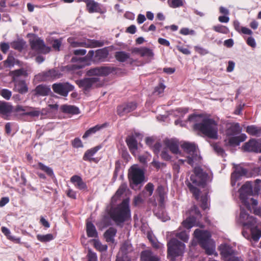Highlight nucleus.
<instances>
[{
	"instance_id": "f257e3e1",
	"label": "nucleus",
	"mask_w": 261,
	"mask_h": 261,
	"mask_svg": "<svg viewBox=\"0 0 261 261\" xmlns=\"http://www.w3.org/2000/svg\"><path fill=\"white\" fill-rule=\"evenodd\" d=\"M110 215L116 225H120L130 217L129 200L125 199L117 207L110 210Z\"/></svg>"
},
{
	"instance_id": "f03ea898",
	"label": "nucleus",
	"mask_w": 261,
	"mask_h": 261,
	"mask_svg": "<svg viewBox=\"0 0 261 261\" xmlns=\"http://www.w3.org/2000/svg\"><path fill=\"white\" fill-rule=\"evenodd\" d=\"M194 128L210 138H218L217 123L213 119L204 118L201 122L195 124Z\"/></svg>"
},
{
	"instance_id": "7ed1b4c3",
	"label": "nucleus",
	"mask_w": 261,
	"mask_h": 261,
	"mask_svg": "<svg viewBox=\"0 0 261 261\" xmlns=\"http://www.w3.org/2000/svg\"><path fill=\"white\" fill-rule=\"evenodd\" d=\"M195 237L198 240L199 244L205 250L208 255L214 253L215 249L211 246L212 241L210 239L211 235L209 231L197 229L194 232Z\"/></svg>"
},
{
	"instance_id": "20e7f679",
	"label": "nucleus",
	"mask_w": 261,
	"mask_h": 261,
	"mask_svg": "<svg viewBox=\"0 0 261 261\" xmlns=\"http://www.w3.org/2000/svg\"><path fill=\"white\" fill-rule=\"evenodd\" d=\"M168 257L174 261L177 256L181 255L185 250V245L184 243L173 238L168 243Z\"/></svg>"
},
{
	"instance_id": "39448f33",
	"label": "nucleus",
	"mask_w": 261,
	"mask_h": 261,
	"mask_svg": "<svg viewBox=\"0 0 261 261\" xmlns=\"http://www.w3.org/2000/svg\"><path fill=\"white\" fill-rule=\"evenodd\" d=\"M28 35H31L33 36V38L30 39L29 43L31 48L37 52L38 53L46 54L50 51V48L47 47L43 40L35 34H30Z\"/></svg>"
},
{
	"instance_id": "423d86ee",
	"label": "nucleus",
	"mask_w": 261,
	"mask_h": 261,
	"mask_svg": "<svg viewBox=\"0 0 261 261\" xmlns=\"http://www.w3.org/2000/svg\"><path fill=\"white\" fill-rule=\"evenodd\" d=\"M181 146L184 151L189 154V155L187 156V163L193 166L195 161L198 159L195 145L192 143L185 142Z\"/></svg>"
},
{
	"instance_id": "0eeeda50",
	"label": "nucleus",
	"mask_w": 261,
	"mask_h": 261,
	"mask_svg": "<svg viewBox=\"0 0 261 261\" xmlns=\"http://www.w3.org/2000/svg\"><path fill=\"white\" fill-rule=\"evenodd\" d=\"M62 74L57 69L53 68L42 71L36 75L37 79L41 81H52L62 77Z\"/></svg>"
},
{
	"instance_id": "6e6552de",
	"label": "nucleus",
	"mask_w": 261,
	"mask_h": 261,
	"mask_svg": "<svg viewBox=\"0 0 261 261\" xmlns=\"http://www.w3.org/2000/svg\"><path fill=\"white\" fill-rule=\"evenodd\" d=\"M128 178L130 184L138 185L142 183L144 179V172L140 168L132 166L129 170Z\"/></svg>"
},
{
	"instance_id": "1a4fd4ad",
	"label": "nucleus",
	"mask_w": 261,
	"mask_h": 261,
	"mask_svg": "<svg viewBox=\"0 0 261 261\" xmlns=\"http://www.w3.org/2000/svg\"><path fill=\"white\" fill-rule=\"evenodd\" d=\"M240 197L241 200L244 203L245 206L248 208L249 207V201L246 200V198L248 196L253 195V191L252 190V186L251 182L248 181L244 184L240 190Z\"/></svg>"
},
{
	"instance_id": "9d476101",
	"label": "nucleus",
	"mask_w": 261,
	"mask_h": 261,
	"mask_svg": "<svg viewBox=\"0 0 261 261\" xmlns=\"http://www.w3.org/2000/svg\"><path fill=\"white\" fill-rule=\"evenodd\" d=\"M99 78L93 77L85 78L83 80L76 81L80 87L83 88L85 91H89L91 88L97 87L99 86Z\"/></svg>"
},
{
	"instance_id": "9b49d317",
	"label": "nucleus",
	"mask_w": 261,
	"mask_h": 261,
	"mask_svg": "<svg viewBox=\"0 0 261 261\" xmlns=\"http://www.w3.org/2000/svg\"><path fill=\"white\" fill-rule=\"evenodd\" d=\"M114 68L108 66H101L91 68L87 71L88 76H107L114 71Z\"/></svg>"
},
{
	"instance_id": "f8f14e48",
	"label": "nucleus",
	"mask_w": 261,
	"mask_h": 261,
	"mask_svg": "<svg viewBox=\"0 0 261 261\" xmlns=\"http://www.w3.org/2000/svg\"><path fill=\"white\" fill-rule=\"evenodd\" d=\"M131 51L132 54L139 55L141 57L146 58L149 61L154 57L153 50L146 47H134L132 48Z\"/></svg>"
},
{
	"instance_id": "ddd939ff",
	"label": "nucleus",
	"mask_w": 261,
	"mask_h": 261,
	"mask_svg": "<svg viewBox=\"0 0 261 261\" xmlns=\"http://www.w3.org/2000/svg\"><path fill=\"white\" fill-rule=\"evenodd\" d=\"M137 107V103L136 102H129L124 103L117 107V114L122 117L133 111H134Z\"/></svg>"
},
{
	"instance_id": "4468645a",
	"label": "nucleus",
	"mask_w": 261,
	"mask_h": 261,
	"mask_svg": "<svg viewBox=\"0 0 261 261\" xmlns=\"http://www.w3.org/2000/svg\"><path fill=\"white\" fill-rule=\"evenodd\" d=\"M245 151L261 153V142L255 139H251L243 146Z\"/></svg>"
},
{
	"instance_id": "2eb2a0df",
	"label": "nucleus",
	"mask_w": 261,
	"mask_h": 261,
	"mask_svg": "<svg viewBox=\"0 0 261 261\" xmlns=\"http://www.w3.org/2000/svg\"><path fill=\"white\" fill-rule=\"evenodd\" d=\"M12 82L14 83L13 91L20 94H25L28 92V87L24 80L13 79Z\"/></svg>"
},
{
	"instance_id": "dca6fc26",
	"label": "nucleus",
	"mask_w": 261,
	"mask_h": 261,
	"mask_svg": "<svg viewBox=\"0 0 261 261\" xmlns=\"http://www.w3.org/2000/svg\"><path fill=\"white\" fill-rule=\"evenodd\" d=\"M219 250L220 251V254L225 261H227V259L236 254L234 250L229 245L227 244H221L219 247Z\"/></svg>"
},
{
	"instance_id": "f3484780",
	"label": "nucleus",
	"mask_w": 261,
	"mask_h": 261,
	"mask_svg": "<svg viewBox=\"0 0 261 261\" xmlns=\"http://www.w3.org/2000/svg\"><path fill=\"white\" fill-rule=\"evenodd\" d=\"M109 50L106 47L99 49L94 51L93 56V63L104 62L108 58Z\"/></svg>"
},
{
	"instance_id": "a211bd4d",
	"label": "nucleus",
	"mask_w": 261,
	"mask_h": 261,
	"mask_svg": "<svg viewBox=\"0 0 261 261\" xmlns=\"http://www.w3.org/2000/svg\"><path fill=\"white\" fill-rule=\"evenodd\" d=\"M141 261H161L160 257L149 250H146L141 252Z\"/></svg>"
},
{
	"instance_id": "6ab92c4d",
	"label": "nucleus",
	"mask_w": 261,
	"mask_h": 261,
	"mask_svg": "<svg viewBox=\"0 0 261 261\" xmlns=\"http://www.w3.org/2000/svg\"><path fill=\"white\" fill-rule=\"evenodd\" d=\"M166 146L174 154H180L178 142L173 139H166L164 141Z\"/></svg>"
},
{
	"instance_id": "aec40b11",
	"label": "nucleus",
	"mask_w": 261,
	"mask_h": 261,
	"mask_svg": "<svg viewBox=\"0 0 261 261\" xmlns=\"http://www.w3.org/2000/svg\"><path fill=\"white\" fill-rule=\"evenodd\" d=\"M87 10L90 13L94 12L103 13L106 10L102 9L99 4L93 0H90L86 6Z\"/></svg>"
},
{
	"instance_id": "412c9836",
	"label": "nucleus",
	"mask_w": 261,
	"mask_h": 261,
	"mask_svg": "<svg viewBox=\"0 0 261 261\" xmlns=\"http://www.w3.org/2000/svg\"><path fill=\"white\" fill-rule=\"evenodd\" d=\"M34 92L35 95L41 96H47L51 92L49 86L44 84L38 85L35 88Z\"/></svg>"
},
{
	"instance_id": "4be33fe9",
	"label": "nucleus",
	"mask_w": 261,
	"mask_h": 261,
	"mask_svg": "<svg viewBox=\"0 0 261 261\" xmlns=\"http://www.w3.org/2000/svg\"><path fill=\"white\" fill-rule=\"evenodd\" d=\"M104 45L102 41L88 39L87 41L81 42V47H85L87 48H93L97 47H101Z\"/></svg>"
},
{
	"instance_id": "5701e85b",
	"label": "nucleus",
	"mask_w": 261,
	"mask_h": 261,
	"mask_svg": "<svg viewBox=\"0 0 261 261\" xmlns=\"http://www.w3.org/2000/svg\"><path fill=\"white\" fill-rule=\"evenodd\" d=\"M126 142L131 153L136 155L138 150V144L136 139L133 136H129L126 139Z\"/></svg>"
},
{
	"instance_id": "b1692460",
	"label": "nucleus",
	"mask_w": 261,
	"mask_h": 261,
	"mask_svg": "<svg viewBox=\"0 0 261 261\" xmlns=\"http://www.w3.org/2000/svg\"><path fill=\"white\" fill-rule=\"evenodd\" d=\"M100 148V146H97L86 151L83 156V160L90 162L95 161V159L93 158V156Z\"/></svg>"
},
{
	"instance_id": "393cba45",
	"label": "nucleus",
	"mask_w": 261,
	"mask_h": 261,
	"mask_svg": "<svg viewBox=\"0 0 261 261\" xmlns=\"http://www.w3.org/2000/svg\"><path fill=\"white\" fill-rule=\"evenodd\" d=\"M247 138L245 134H242L238 136L231 137L228 139V143L232 146H238L242 142L244 141Z\"/></svg>"
},
{
	"instance_id": "a878e982",
	"label": "nucleus",
	"mask_w": 261,
	"mask_h": 261,
	"mask_svg": "<svg viewBox=\"0 0 261 261\" xmlns=\"http://www.w3.org/2000/svg\"><path fill=\"white\" fill-rule=\"evenodd\" d=\"M54 92L61 96H65V83H55L52 85Z\"/></svg>"
},
{
	"instance_id": "bb28decb",
	"label": "nucleus",
	"mask_w": 261,
	"mask_h": 261,
	"mask_svg": "<svg viewBox=\"0 0 261 261\" xmlns=\"http://www.w3.org/2000/svg\"><path fill=\"white\" fill-rule=\"evenodd\" d=\"M117 230L114 227L109 228L104 233V237L107 242H114V237L116 236Z\"/></svg>"
},
{
	"instance_id": "cd10ccee",
	"label": "nucleus",
	"mask_w": 261,
	"mask_h": 261,
	"mask_svg": "<svg viewBox=\"0 0 261 261\" xmlns=\"http://www.w3.org/2000/svg\"><path fill=\"white\" fill-rule=\"evenodd\" d=\"M13 107L9 103L0 101V114L7 115L12 111Z\"/></svg>"
},
{
	"instance_id": "c85d7f7f",
	"label": "nucleus",
	"mask_w": 261,
	"mask_h": 261,
	"mask_svg": "<svg viewBox=\"0 0 261 261\" xmlns=\"http://www.w3.org/2000/svg\"><path fill=\"white\" fill-rule=\"evenodd\" d=\"M70 180L80 189H85L86 188V184L83 181L81 177L78 175L73 176L71 178Z\"/></svg>"
},
{
	"instance_id": "c756f323",
	"label": "nucleus",
	"mask_w": 261,
	"mask_h": 261,
	"mask_svg": "<svg viewBox=\"0 0 261 261\" xmlns=\"http://www.w3.org/2000/svg\"><path fill=\"white\" fill-rule=\"evenodd\" d=\"M86 231L89 237L94 238L97 237V232L95 226L91 222H87L86 224Z\"/></svg>"
},
{
	"instance_id": "7c9ffc66",
	"label": "nucleus",
	"mask_w": 261,
	"mask_h": 261,
	"mask_svg": "<svg viewBox=\"0 0 261 261\" xmlns=\"http://www.w3.org/2000/svg\"><path fill=\"white\" fill-rule=\"evenodd\" d=\"M25 43L23 39H17L11 43V46L15 50L21 51L24 49Z\"/></svg>"
},
{
	"instance_id": "2f4dec72",
	"label": "nucleus",
	"mask_w": 261,
	"mask_h": 261,
	"mask_svg": "<svg viewBox=\"0 0 261 261\" xmlns=\"http://www.w3.org/2000/svg\"><path fill=\"white\" fill-rule=\"evenodd\" d=\"M2 232L4 233V234L7 237V238L12 241L16 243H20V238H16L15 237L11 236V231L10 230L5 226H3L1 228Z\"/></svg>"
},
{
	"instance_id": "473e14b6",
	"label": "nucleus",
	"mask_w": 261,
	"mask_h": 261,
	"mask_svg": "<svg viewBox=\"0 0 261 261\" xmlns=\"http://www.w3.org/2000/svg\"><path fill=\"white\" fill-rule=\"evenodd\" d=\"M242 128L238 123L232 124L227 129V134L229 136L238 135L241 133Z\"/></svg>"
},
{
	"instance_id": "72a5a7b5",
	"label": "nucleus",
	"mask_w": 261,
	"mask_h": 261,
	"mask_svg": "<svg viewBox=\"0 0 261 261\" xmlns=\"http://www.w3.org/2000/svg\"><path fill=\"white\" fill-rule=\"evenodd\" d=\"M247 173V170L242 167L237 168L236 171L232 173L231 174V180L232 184L233 185V180H236L237 178H239L240 176L245 175Z\"/></svg>"
},
{
	"instance_id": "f704fd0d",
	"label": "nucleus",
	"mask_w": 261,
	"mask_h": 261,
	"mask_svg": "<svg viewBox=\"0 0 261 261\" xmlns=\"http://www.w3.org/2000/svg\"><path fill=\"white\" fill-rule=\"evenodd\" d=\"M106 126V124L104 123L101 125H96L95 126L91 127L88 129L84 134L83 138L85 139L92 134L95 133L96 132L99 130L101 128Z\"/></svg>"
},
{
	"instance_id": "c9c22d12",
	"label": "nucleus",
	"mask_w": 261,
	"mask_h": 261,
	"mask_svg": "<svg viewBox=\"0 0 261 261\" xmlns=\"http://www.w3.org/2000/svg\"><path fill=\"white\" fill-rule=\"evenodd\" d=\"M194 175L198 177V178L203 180L204 182H205L208 175L205 172H203L201 168L199 167H195L194 169Z\"/></svg>"
},
{
	"instance_id": "e433bc0d",
	"label": "nucleus",
	"mask_w": 261,
	"mask_h": 261,
	"mask_svg": "<svg viewBox=\"0 0 261 261\" xmlns=\"http://www.w3.org/2000/svg\"><path fill=\"white\" fill-rule=\"evenodd\" d=\"M115 57L120 62H124L130 57L129 54L125 51H117L115 53Z\"/></svg>"
},
{
	"instance_id": "4c0bfd02",
	"label": "nucleus",
	"mask_w": 261,
	"mask_h": 261,
	"mask_svg": "<svg viewBox=\"0 0 261 261\" xmlns=\"http://www.w3.org/2000/svg\"><path fill=\"white\" fill-rule=\"evenodd\" d=\"M127 188V185L125 184H122L116 191L114 196L112 198V201L116 202L117 200L121 196L122 194L125 191Z\"/></svg>"
},
{
	"instance_id": "58836bf2",
	"label": "nucleus",
	"mask_w": 261,
	"mask_h": 261,
	"mask_svg": "<svg viewBox=\"0 0 261 261\" xmlns=\"http://www.w3.org/2000/svg\"><path fill=\"white\" fill-rule=\"evenodd\" d=\"M10 73L12 76V80L14 79H17L18 77L20 76H23L24 77L28 76L27 71L23 68L12 71Z\"/></svg>"
},
{
	"instance_id": "ea45409f",
	"label": "nucleus",
	"mask_w": 261,
	"mask_h": 261,
	"mask_svg": "<svg viewBox=\"0 0 261 261\" xmlns=\"http://www.w3.org/2000/svg\"><path fill=\"white\" fill-rule=\"evenodd\" d=\"M246 132L250 135L258 136L261 134V129L255 125H249L246 128Z\"/></svg>"
},
{
	"instance_id": "a19ab883",
	"label": "nucleus",
	"mask_w": 261,
	"mask_h": 261,
	"mask_svg": "<svg viewBox=\"0 0 261 261\" xmlns=\"http://www.w3.org/2000/svg\"><path fill=\"white\" fill-rule=\"evenodd\" d=\"M94 55V51L91 50L89 51L88 54L84 57L80 58L81 62L86 63V65H90L91 62H93V56Z\"/></svg>"
},
{
	"instance_id": "79ce46f5",
	"label": "nucleus",
	"mask_w": 261,
	"mask_h": 261,
	"mask_svg": "<svg viewBox=\"0 0 261 261\" xmlns=\"http://www.w3.org/2000/svg\"><path fill=\"white\" fill-rule=\"evenodd\" d=\"M156 191L159 196V202L163 204L165 200L166 195L165 188L162 186H159Z\"/></svg>"
},
{
	"instance_id": "37998d69",
	"label": "nucleus",
	"mask_w": 261,
	"mask_h": 261,
	"mask_svg": "<svg viewBox=\"0 0 261 261\" xmlns=\"http://www.w3.org/2000/svg\"><path fill=\"white\" fill-rule=\"evenodd\" d=\"M37 168H38L43 171L49 176L52 177L54 176V172L53 169L51 168L45 166L41 162H39L38 163Z\"/></svg>"
},
{
	"instance_id": "c03bdc74",
	"label": "nucleus",
	"mask_w": 261,
	"mask_h": 261,
	"mask_svg": "<svg viewBox=\"0 0 261 261\" xmlns=\"http://www.w3.org/2000/svg\"><path fill=\"white\" fill-rule=\"evenodd\" d=\"M36 238L39 241L42 243L48 242L54 239V236L51 233H48L46 234H38L37 235Z\"/></svg>"
},
{
	"instance_id": "a18cd8bd",
	"label": "nucleus",
	"mask_w": 261,
	"mask_h": 261,
	"mask_svg": "<svg viewBox=\"0 0 261 261\" xmlns=\"http://www.w3.org/2000/svg\"><path fill=\"white\" fill-rule=\"evenodd\" d=\"M80 113L79 109L74 106H66V115H76ZM70 116L66 115V118H70Z\"/></svg>"
},
{
	"instance_id": "49530a36",
	"label": "nucleus",
	"mask_w": 261,
	"mask_h": 261,
	"mask_svg": "<svg viewBox=\"0 0 261 261\" xmlns=\"http://www.w3.org/2000/svg\"><path fill=\"white\" fill-rule=\"evenodd\" d=\"M195 222L196 219L194 217H190L182 222V225L185 228L190 229L194 226Z\"/></svg>"
},
{
	"instance_id": "de8ad7c7",
	"label": "nucleus",
	"mask_w": 261,
	"mask_h": 261,
	"mask_svg": "<svg viewBox=\"0 0 261 261\" xmlns=\"http://www.w3.org/2000/svg\"><path fill=\"white\" fill-rule=\"evenodd\" d=\"M93 242L94 247L98 251L102 252L107 250L108 246L107 245H103L98 240L94 239L92 241Z\"/></svg>"
},
{
	"instance_id": "09e8293b",
	"label": "nucleus",
	"mask_w": 261,
	"mask_h": 261,
	"mask_svg": "<svg viewBox=\"0 0 261 261\" xmlns=\"http://www.w3.org/2000/svg\"><path fill=\"white\" fill-rule=\"evenodd\" d=\"M154 190V186L151 183H148L145 187V191H143L144 192V197H148L150 196L153 192Z\"/></svg>"
},
{
	"instance_id": "8fccbe9b",
	"label": "nucleus",
	"mask_w": 261,
	"mask_h": 261,
	"mask_svg": "<svg viewBox=\"0 0 261 261\" xmlns=\"http://www.w3.org/2000/svg\"><path fill=\"white\" fill-rule=\"evenodd\" d=\"M84 67V65L82 64H74L66 66V72L69 74L71 72L74 73L77 72L76 70H79Z\"/></svg>"
},
{
	"instance_id": "3c124183",
	"label": "nucleus",
	"mask_w": 261,
	"mask_h": 261,
	"mask_svg": "<svg viewBox=\"0 0 261 261\" xmlns=\"http://www.w3.org/2000/svg\"><path fill=\"white\" fill-rule=\"evenodd\" d=\"M256 219L253 216H249L247 221L245 222V226L247 227L251 228L256 226Z\"/></svg>"
},
{
	"instance_id": "603ef678",
	"label": "nucleus",
	"mask_w": 261,
	"mask_h": 261,
	"mask_svg": "<svg viewBox=\"0 0 261 261\" xmlns=\"http://www.w3.org/2000/svg\"><path fill=\"white\" fill-rule=\"evenodd\" d=\"M188 187L194 195V196L195 197L196 199H198L199 196L200 191L199 190L195 187L194 185H193L191 183H189L188 184Z\"/></svg>"
},
{
	"instance_id": "864d4df0",
	"label": "nucleus",
	"mask_w": 261,
	"mask_h": 261,
	"mask_svg": "<svg viewBox=\"0 0 261 261\" xmlns=\"http://www.w3.org/2000/svg\"><path fill=\"white\" fill-rule=\"evenodd\" d=\"M249 216L250 215L247 213L244 210L241 209L239 220L243 226H245V222L247 221V219Z\"/></svg>"
},
{
	"instance_id": "5fc2aeb1",
	"label": "nucleus",
	"mask_w": 261,
	"mask_h": 261,
	"mask_svg": "<svg viewBox=\"0 0 261 261\" xmlns=\"http://www.w3.org/2000/svg\"><path fill=\"white\" fill-rule=\"evenodd\" d=\"M214 150L219 155H221L222 156L224 154V150L221 147L219 143H213L211 144Z\"/></svg>"
},
{
	"instance_id": "6e6d98bb",
	"label": "nucleus",
	"mask_w": 261,
	"mask_h": 261,
	"mask_svg": "<svg viewBox=\"0 0 261 261\" xmlns=\"http://www.w3.org/2000/svg\"><path fill=\"white\" fill-rule=\"evenodd\" d=\"M121 250L126 254L132 250V245L128 242H124L121 247Z\"/></svg>"
},
{
	"instance_id": "4d7b16f0",
	"label": "nucleus",
	"mask_w": 261,
	"mask_h": 261,
	"mask_svg": "<svg viewBox=\"0 0 261 261\" xmlns=\"http://www.w3.org/2000/svg\"><path fill=\"white\" fill-rule=\"evenodd\" d=\"M0 95L5 99L9 100L12 96V92L7 89H3L0 90Z\"/></svg>"
},
{
	"instance_id": "13d9d810",
	"label": "nucleus",
	"mask_w": 261,
	"mask_h": 261,
	"mask_svg": "<svg viewBox=\"0 0 261 261\" xmlns=\"http://www.w3.org/2000/svg\"><path fill=\"white\" fill-rule=\"evenodd\" d=\"M190 180L192 182V184H194L195 186H203L205 183V182L198 178V177L194 175H191Z\"/></svg>"
},
{
	"instance_id": "bf43d9fd",
	"label": "nucleus",
	"mask_w": 261,
	"mask_h": 261,
	"mask_svg": "<svg viewBox=\"0 0 261 261\" xmlns=\"http://www.w3.org/2000/svg\"><path fill=\"white\" fill-rule=\"evenodd\" d=\"M251 234H252V239L254 242H257L258 241L259 238L261 237V231L256 229H251Z\"/></svg>"
},
{
	"instance_id": "052dcab7",
	"label": "nucleus",
	"mask_w": 261,
	"mask_h": 261,
	"mask_svg": "<svg viewBox=\"0 0 261 261\" xmlns=\"http://www.w3.org/2000/svg\"><path fill=\"white\" fill-rule=\"evenodd\" d=\"M169 6L172 8H176L183 5L181 0H168Z\"/></svg>"
},
{
	"instance_id": "680f3d73",
	"label": "nucleus",
	"mask_w": 261,
	"mask_h": 261,
	"mask_svg": "<svg viewBox=\"0 0 261 261\" xmlns=\"http://www.w3.org/2000/svg\"><path fill=\"white\" fill-rule=\"evenodd\" d=\"M213 29L216 32L223 34H226L228 31V29L226 27L221 25L214 26Z\"/></svg>"
},
{
	"instance_id": "e2e57ef3",
	"label": "nucleus",
	"mask_w": 261,
	"mask_h": 261,
	"mask_svg": "<svg viewBox=\"0 0 261 261\" xmlns=\"http://www.w3.org/2000/svg\"><path fill=\"white\" fill-rule=\"evenodd\" d=\"M148 238L151 242L153 248L155 249H161L163 247V245L153 239L151 236H148Z\"/></svg>"
},
{
	"instance_id": "0e129e2a",
	"label": "nucleus",
	"mask_w": 261,
	"mask_h": 261,
	"mask_svg": "<svg viewBox=\"0 0 261 261\" xmlns=\"http://www.w3.org/2000/svg\"><path fill=\"white\" fill-rule=\"evenodd\" d=\"M143 198H145L146 197H144V192H142L141 194L135 197L134 200V204L137 205L142 203L144 201Z\"/></svg>"
},
{
	"instance_id": "69168bd1",
	"label": "nucleus",
	"mask_w": 261,
	"mask_h": 261,
	"mask_svg": "<svg viewBox=\"0 0 261 261\" xmlns=\"http://www.w3.org/2000/svg\"><path fill=\"white\" fill-rule=\"evenodd\" d=\"M261 180L257 179L255 180V185L254 187L253 194H258L261 189Z\"/></svg>"
},
{
	"instance_id": "338daca9",
	"label": "nucleus",
	"mask_w": 261,
	"mask_h": 261,
	"mask_svg": "<svg viewBox=\"0 0 261 261\" xmlns=\"http://www.w3.org/2000/svg\"><path fill=\"white\" fill-rule=\"evenodd\" d=\"M176 236L184 242H187L189 239L188 235L185 231L176 233Z\"/></svg>"
},
{
	"instance_id": "774afa93",
	"label": "nucleus",
	"mask_w": 261,
	"mask_h": 261,
	"mask_svg": "<svg viewBox=\"0 0 261 261\" xmlns=\"http://www.w3.org/2000/svg\"><path fill=\"white\" fill-rule=\"evenodd\" d=\"M165 87L163 85V84H160L159 86L155 87L154 91V94L156 95H159L163 93L165 89Z\"/></svg>"
}]
</instances>
